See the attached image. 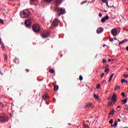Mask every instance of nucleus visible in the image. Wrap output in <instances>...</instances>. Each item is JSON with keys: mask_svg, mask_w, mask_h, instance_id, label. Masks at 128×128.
<instances>
[{"mask_svg": "<svg viewBox=\"0 0 128 128\" xmlns=\"http://www.w3.org/2000/svg\"><path fill=\"white\" fill-rule=\"evenodd\" d=\"M62 0H54V2L56 4V6L55 8L56 10H58V12H60V13H58V16H60L62 14H64L66 12H64V8H59L58 6H59L60 4H61L62 1Z\"/></svg>", "mask_w": 128, "mask_h": 128, "instance_id": "f257e3e1", "label": "nucleus"}, {"mask_svg": "<svg viewBox=\"0 0 128 128\" xmlns=\"http://www.w3.org/2000/svg\"><path fill=\"white\" fill-rule=\"evenodd\" d=\"M20 16L22 18H26L30 16V11L28 9H26L20 12Z\"/></svg>", "mask_w": 128, "mask_h": 128, "instance_id": "f03ea898", "label": "nucleus"}, {"mask_svg": "<svg viewBox=\"0 0 128 128\" xmlns=\"http://www.w3.org/2000/svg\"><path fill=\"white\" fill-rule=\"evenodd\" d=\"M32 30L34 31V32H40V26L38 24H34L32 26Z\"/></svg>", "mask_w": 128, "mask_h": 128, "instance_id": "7ed1b4c3", "label": "nucleus"}, {"mask_svg": "<svg viewBox=\"0 0 128 128\" xmlns=\"http://www.w3.org/2000/svg\"><path fill=\"white\" fill-rule=\"evenodd\" d=\"M59 22H60V21H58V20L55 18L54 20L52 25L50 27V28L52 29V28H58Z\"/></svg>", "mask_w": 128, "mask_h": 128, "instance_id": "20e7f679", "label": "nucleus"}, {"mask_svg": "<svg viewBox=\"0 0 128 128\" xmlns=\"http://www.w3.org/2000/svg\"><path fill=\"white\" fill-rule=\"evenodd\" d=\"M0 122H8V117L4 116H0Z\"/></svg>", "mask_w": 128, "mask_h": 128, "instance_id": "39448f33", "label": "nucleus"}, {"mask_svg": "<svg viewBox=\"0 0 128 128\" xmlns=\"http://www.w3.org/2000/svg\"><path fill=\"white\" fill-rule=\"evenodd\" d=\"M49 36L50 33L48 32H45L42 34L41 36L42 38H48Z\"/></svg>", "mask_w": 128, "mask_h": 128, "instance_id": "423d86ee", "label": "nucleus"}, {"mask_svg": "<svg viewBox=\"0 0 128 128\" xmlns=\"http://www.w3.org/2000/svg\"><path fill=\"white\" fill-rule=\"evenodd\" d=\"M116 98H118V96L116 94H114L112 95V103L116 104V102H117Z\"/></svg>", "mask_w": 128, "mask_h": 128, "instance_id": "0eeeda50", "label": "nucleus"}, {"mask_svg": "<svg viewBox=\"0 0 128 128\" xmlns=\"http://www.w3.org/2000/svg\"><path fill=\"white\" fill-rule=\"evenodd\" d=\"M110 18L108 15H106L104 17L101 19V22H106V20H108Z\"/></svg>", "mask_w": 128, "mask_h": 128, "instance_id": "6e6552de", "label": "nucleus"}, {"mask_svg": "<svg viewBox=\"0 0 128 128\" xmlns=\"http://www.w3.org/2000/svg\"><path fill=\"white\" fill-rule=\"evenodd\" d=\"M24 24L26 28H30V20H26L24 22Z\"/></svg>", "mask_w": 128, "mask_h": 128, "instance_id": "1a4fd4ad", "label": "nucleus"}, {"mask_svg": "<svg viewBox=\"0 0 128 128\" xmlns=\"http://www.w3.org/2000/svg\"><path fill=\"white\" fill-rule=\"evenodd\" d=\"M94 108V104H92V103L89 102L86 104V106L84 108Z\"/></svg>", "mask_w": 128, "mask_h": 128, "instance_id": "9d476101", "label": "nucleus"}, {"mask_svg": "<svg viewBox=\"0 0 128 128\" xmlns=\"http://www.w3.org/2000/svg\"><path fill=\"white\" fill-rule=\"evenodd\" d=\"M104 32V28H98L96 30L97 34H102Z\"/></svg>", "mask_w": 128, "mask_h": 128, "instance_id": "9b49d317", "label": "nucleus"}, {"mask_svg": "<svg viewBox=\"0 0 128 128\" xmlns=\"http://www.w3.org/2000/svg\"><path fill=\"white\" fill-rule=\"evenodd\" d=\"M118 34V30L116 28H114L112 30V35L114 36H116Z\"/></svg>", "mask_w": 128, "mask_h": 128, "instance_id": "f8f14e48", "label": "nucleus"}, {"mask_svg": "<svg viewBox=\"0 0 128 128\" xmlns=\"http://www.w3.org/2000/svg\"><path fill=\"white\" fill-rule=\"evenodd\" d=\"M48 98L49 97L46 94H44L42 96V98H43V100H48Z\"/></svg>", "mask_w": 128, "mask_h": 128, "instance_id": "ddd939ff", "label": "nucleus"}, {"mask_svg": "<svg viewBox=\"0 0 128 128\" xmlns=\"http://www.w3.org/2000/svg\"><path fill=\"white\" fill-rule=\"evenodd\" d=\"M4 60L6 62L8 60V55L6 54H4Z\"/></svg>", "mask_w": 128, "mask_h": 128, "instance_id": "4468645a", "label": "nucleus"}, {"mask_svg": "<svg viewBox=\"0 0 128 128\" xmlns=\"http://www.w3.org/2000/svg\"><path fill=\"white\" fill-rule=\"evenodd\" d=\"M102 2H104V4H106L107 6H108V0H102Z\"/></svg>", "mask_w": 128, "mask_h": 128, "instance_id": "2eb2a0df", "label": "nucleus"}, {"mask_svg": "<svg viewBox=\"0 0 128 128\" xmlns=\"http://www.w3.org/2000/svg\"><path fill=\"white\" fill-rule=\"evenodd\" d=\"M94 98L96 100H100V98H98V95H96V94H94Z\"/></svg>", "mask_w": 128, "mask_h": 128, "instance_id": "dca6fc26", "label": "nucleus"}, {"mask_svg": "<svg viewBox=\"0 0 128 128\" xmlns=\"http://www.w3.org/2000/svg\"><path fill=\"white\" fill-rule=\"evenodd\" d=\"M0 44L2 48V50H4V44L2 42H0Z\"/></svg>", "mask_w": 128, "mask_h": 128, "instance_id": "f3484780", "label": "nucleus"}, {"mask_svg": "<svg viewBox=\"0 0 128 128\" xmlns=\"http://www.w3.org/2000/svg\"><path fill=\"white\" fill-rule=\"evenodd\" d=\"M58 90V85H55L54 86V90Z\"/></svg>", "mask_w": 128, "mask_h": 128, "instance_id": "a211bd4d", "label": "nucleus"}, {"mask_svg": "<svg viewBox=\"0 0 128 128\" xmlns=\"http://www.w3.org/2000/svg\"><path fill=\"white\" fill-rule=\"evenodd\" d=\"M49 72L50 73V74H54V69H50L49 70Z\"/></svg>", "mask_w": 128, "mask_h": 128, "instance_id": "6ab92c4d", "label": "nucleus"}, {"mask_svg": "<svg viewBox=\"0 0 128 128\" xmlns=\"http://www.w3.org/2000/svg\"><path fill=\"white\" fill-rule=\"evenodd\" d=\"M14 62L16 63V64H18V60L16 59V58H14Z\"/></svg>", "mask_w": 128, "mask_h": 128, "instance_id": "aec40b11", "label": "nucleus"}, {"mask_svg": "<svg viewBox=\"0 0 128 128\" xmlns=\"http://www.w3.org/2000/svg\"><path fill=\"white\" fill-rule=\"evenodd\" d=\"M112 74H111L110 75V78L109 79V82H112Z\"/></svg>", "mask_w": 128, "mask_h": 128, "instance_id": "412c9836", "label": "nucleus"}, {"mask_svg": "<svg viewBox=\"0 0 128 128\" xmlns=\"http://www.w3.org/2000/svg\"><path fill=\"white\" fill-rule=\"evenodd\" d=\"M4 20H2V19H0V24H4Z\"/></svg>", "mask_w": 128, "mask_h": 128, "instance_id": "4be33fe9", "label": "nucleus"}, {"mask_svg": "<svg viewBox=\"0 0 128 128\" xmlns=\"http://www.w3.org/2000/svg\"><path fill=\"white\" fill-rule=\"evenodd\" d=\"M112 104V100L110 102H108V106H110Z\"/></svg>", "mask_w": 128, "mask_h": 128, "instance_id": "5701e85b", "label": "nucleus"}, {"mask_svg": "<svg viewBox=\"0 0 128 128\" xmlns=\"http://www.w3.org/2000/svg\"><path fill=\"white\" fill-rule=\"evenodd\" d=\"M86 2H88V0L82 1V2L80 3V4H86Z\"/></svg>", "mask_w": 128, "mask_h": 128, "instance_id": "b1692460", "label": "nucleus"}, {"mask_svg": "<svg viewBox=\"0 0 128 128\" xmlns=\"http://www.w3.org/2000/svg\"><path fill=\"white\" fill-rule=\"evenodd\" d=\"M120 86H118L116 88H115V90H120Z\"/></svg>", "mask_w": 128, "mask_h": 128, "instance_id": "393cba45", "label": "nucleus"}, {"mask_svg": "<svg viewBox=\"0 0 128 128\" xmlns=\"http://www.w3.org/2000/svg\"><path fill=\"white\" fill-rule=\"evenodd\" d=\"M112 110H111L110 112L109 113V116H108V118H110V116H112Z\"/></svg>", "mask_w": 128, "mask_h": 128, "instance_id": "a878e982", "label": "nucleus"}, {"mask_svg": "<svg viewBox=\"0 0 128 128\" xmlns=\"http://www.w3.org/2000/svg\"><path fill=\"white\" fill-rule=\"evenodd\" d=\"M123 76H124V78H128V74H123Z\"/></svg>", "mask_w": 128, "mask_h": 128, "instance_id": "bb28decb", "label": "nucleus"}, {"mask_svg": "<svg viewBox=\"0 0 128 128\" xmlns=\"http://www.w3.org/2000/svg\"><path fill=\"white\" fill-rule=\"evenodd\" d=\"M109 122L111 124V126H112V119H111Z\"/></svg>", "mask_w": 128, "mask_h": 128, "instance_id": "cd10ccee", "label": "nucleus"}, {"mask_svg": "<svg viewBox=\"0 0 128 128\" xmlns=\"http://www.w3.org/2000/svg\"><path fill=\"white\" fill-rule=\"evenodd\" d=\"M124 40L122 42H120L119 45L122 44H124Z\"/></svg>", "mask_w": 128, "mask_h": 128, "instance_id": "c85d7f7f", "label": "nucleus"}, {"mask_svg": "<svg viewBox=\"0 0 128 128\" xmlns=\"http://www.w3.org/2000/svg\"><path fill=\"white\" fill-rule=\"evenodd\" d=\"M126 102H128V99L127 98H126L124 100V104H126Z\"/></svg>", "mask_w": 128, "mask_h": 128, "instance_id": "c756f323", "label": "nucleus"}, {"mask_svg": "<svg viewBox=\"0 0 128 128\" xmlns=\"http://www.w3.org/2000/svg\"><path fill=\"white\" fill-rule=\"evenodd\" d=\"M122 96L124 97V98H126V96H125V94L124 92H122V94H121Z\"/></svg>", "mask_w": 128, "mask_h": 128, "instance_id": "7c9ffc66", "label": "nucleus"}, {"mask_svg": "<svg viewBox=\"0 0 128 128\" xmlns=\"http://www.w3.org/2000/svg\"><path fill=\"white\" fill-rule=\"evenodd\" d=\"M52 0H46V2H52Z\"/></svg>", "mask_w": 128, "mask_h": 128, "instance_id": "2f4dec72", "label": "nucleus"}, {"mask_svg": "<svg viewBox=\"0 0 128 128\" xmlns=\"http://www.w3.org/2000/svg\"><path fill=\"white\" fill-rule=\"evenodd\" d=\"M2 106H4V104H2V102H0V107L2 108Z\"/></svg>", "mask_w": 128, "mask_h": 128, "instance_id": "473e14b6", "label": "nucleus"}, {"mask_svg": "<svg viewBox=\"0 0 128 128\" xmlns=\"http://www.w3.org/2000/svg\"><path fill=\"white\" fill-rule=\"evenodd\" d=\"M100 88V84H98L96 85V88Z\"/></svg>", "mask_w": 128, "mask_h": 128, "instance_id": "72a5a7b5", "label": "nucleus"}, {"mask_svg": "<svg viewBox=\"0 0 128 128\" xmlns=\"http://www.w3.org/2000/svg\"><path fill=\"white\" fill-rule=\"evenodd\" d=\"M126 79H122V80H121V82H122V84H123V82H126Z\"/></svg>", "mask_w": 128, "mask_h": 128, "instance_id": "f704fd0d", "label": "nucleus"}, {"mask_svg": "<svg viewBox=\"0 0 128 128\" xmlns=\"http://www.w3.org/2000/svg\"><path fill=\"white\" fill-rule=\"evenodd\" d=\"M118 126V122L116 121L115 123L114 124V126Z\"/></svg>", "mask_w": 128, "mask_h": 128, "instance_id": "c9c22d12", "label": "nucleus"}, {"mask_svg": "<svg viewBox=\"0 0 128 128\" xmlns=\"http://www.w3.org/2000/svg\"><path fill=\"white\" fill-rule=\"evenodd\" d=\"M106 62H107V60H106V59H104V60H102V62H103L104 64L106 63Z\"/></svg>", "mask_w": 128, "mask_h": 128, "instance_id": "e433bc0d", "label": "nucleus"}, {"mask_svg": "<svg viewBox=\"0 0 128 128\" xmlns=\"http://www.w3.org/2000/svg\"><path fill=\"white\" fill-rule=\"evenodd\" d=\"M79 78L80 80H82V76H80Z\"/></svg>", "mask_w": 128, "mask_h": 128, "instance_id": "4c0bfd02", "label": "nucleus"}, {"mask_svg": "<svg viewBox=\"0 0 128 128\" xmlns=\"http://www.w3.org/2000/svg\"><path fill=\"white\" fill-rule=\"evenodd\" d=\"M108 70H110L108 68H106L105 70V72H108Z\"/></svg>", "mask_w": 128, "mask_h": 128, "instance_id": "58836bf2", "label": "nucleus"}, {"mask_svg": "<svg viewBox=\"0 0 128 128\" xmlns=\"http://www.w3.org/2000/svg\"><path fill=\"white\" fill-rule=\"evenodd\" d=\"M104 73H102V74H101V76H101V78H104Z\"/></svg>", "mask_w": 128, "mask_h": 128, "instance_id": "ea45409f", "label": "nucleus"}, {"mask_svg": "<svg viewBox=\"0 0 128 128\" xmlns=\"http://www.w3.org/2000/svg\"><path fill=\"white\" fill-rule=\"evenodd\" d=\"M84 128H90V127H88V126L86 125V126H84Z\"/></svg>", "mask_w": 128, "mask_h": 128, "instance_id": "a19ab883", "label": "nucleus"}, {"mask_svg": "<svg viewBox=\"0 0 128 128\" xmlns=\"http://www.w3.org/2000/svg\"><path fill=\"white\" fill-rule=\"evenodd\" d=\"M99 16H100V18H102V13L99 14Z\"/></svg>", "mask_w": 128, "mask_h": 128, "instance_id": "79ce46f5", "label": "nucleus"}, {"mask_svg": "<svg viewBox=\"0 0 128 128\" xmlns=\"http://www.w3.org/2000/svg\"><path fill=\"white\" fill-rule=\"evenodd\" d=\"M124 40V42H126L128 41V39H125V40Z\"/></svg>", "mask_w": 128, "mask_h": 128, "instance_id": "37998d69", "label": "nucleus"}, {"mask_svg": "<svg viewBox=\"0 0 128 128\" xmlns=\"http://www.w3.org/2000/svg\"><path fill=\"white\" fill-rule=\"evenodd\" d=\"M26 71L27 72H30V70H28V69H26Z\"/></svg>", "mask_w": 128, "mask_h": 128, "instance_id": "c03bdc74", "label": "nucleus"}, {"mask_svg": "<svg viewBox=\"0 0 128 128\" xmlns=\"http://www.w3.org/2000/svg\"><path fill=\"white\" fill-rule=\"evenodd\" d=\"M82 126H83L84 127V126H86V123H83Z\"/></svg>", "mask_w": 128, "mask_h": 128, "instance_id": "a18cd8bd", "label": "nucleus"}, {"mask_svg": "<svg viewBox=\"0 0 128 128\" xmlns=\"http://www.w3.org/2000/svg\"><path fill=\"white\" fill-rule=\"evenodd\" d=\"M109 40H110V42H112V38H110V39Z\"/></svg>", "mask_w": 128, "mask_h": 128, "instance_id": "49530a36", "label": "nucleus"}, {"mask_svg": "<svg viewBox=\"0 0 128 128\" xmlns=\"http://www.w3.org/2000/svg\"><path fill=\"white\" fill-rule=\"evenodd\" d=\"M102 46L103 48H104L105 46H106V44H104Z\"/></svg>", "mask_w": 128, "mask_h": 128, "instance_id": "de8ad7c7", "label": "nucleus"}, {"mask_svg": "<svg viewBox=\"0 0 128 128\" xmlns=\"http://www.w3.org/2000/svg\"><path fill=\"white\" fill-rule=\"evenodd\" d=\"M112 112H113V114H114V112H116V110H114V109L112 110Z\"/></svg>", "mask_w": 128, "mask_h": 128, "instance_id": "09e8293b", "label": "nucleus"}, {"mask_svg": "<svg viewBox=\"0 0 128 128\" xmlns=\"http://www.w3.org/2000/svg\"><path fill=\"white\" fill-rule=\"evenodd\" d=\"M30 2H34L36 0H30Z\"/></svg>", "mask_w": 128, "mask_h": 128, "instance_id": "8fccbe9b", "label": "nucleus"}, {"mask_svg": "<svg viewBox=\"0 0 128 128\" xmlns=\"http://www.w3.org/2000/svg\"><path fill=\"white\" fill-rule=\"evenodd\" d=\"M112 60V59L108 60V62H110Z\"/></svg>", "mask_w": 128, "mask_h": 128, "instance_id": "3c124183", "label": "nucleus"}, {"mask_svg": "<svg viewBox=\"0 0 128 128\" xmlns=\"http://www.w3.org/2000/svg\"><path fill=\"white\" fill-rule=\"evenodd\" d=\"M126 50L128 51V46L126 47Z\"/></svg>", "mask_w": 128, "mask_h": 128, "instance_id": "603ef678", "label": "nucleus"}, {"mask_svg": "<svg viewBox=\"0 0 128 128\" xmlns=\"http://www.w3.org/2000/svg\"><path fill=\"white\" fill-rule=\"evenodd\" d=\"M118 122H120V119L118 118Z\"/></svg>", "mask_w": 128, "mask_h": 128, "instance_id": "864d4df0", "label": "nucleus"}, {"mask_svg": "<svg viewBox=\"0 0 128 128\" xmlns=\"http://www.w3.org/2000/svg\"><path fill=\"white\" fill-rule=\"evenodd\" d=\"M125 82H126V84H128V80H126V81H125Z\"/></svg>", "mask_w": 128, "mask_h": 128, "instance_id": "5fc2aeb1", "label": "nucleus"}, {"mask_svg": "<svg viewBox=\"0 0 128 128\" xmlns=\"http://www.w3.org/2000/svg\"><path fill=\"white\" fill-rule=\"evenodd\" d=\"M120 108V106H118V107L117 108Z\"/></svg>", "mask_w": 128, "mask_h": 128, "instance_id": "6e6d98bb", "label": "nucleus"}, {"mask_svg": "<svg viewBox=\"0 0 128 128\" xmlns=\"http://www.w3.org/2000/svg\"><path fill=\"white\" fill-rule=\"evenodd\" d=\"M68 125H69V126H72V124H70V123H69V124H68Z\"/></svg>", "mask_w": 128, "mask_h": 128, "instance_id": "4d7b16f0", "label": "nucleus"}, {"mask_svg": "<svg viewBox=\"0 0 128 128\" xmlns=\"http://www.w3.org/2000/svg\"><path fill=\"white\" fill-rule=\"evenodd\" d=\"M87 122H90V121L88 120H86Z\"/></svg>", "mask_w": 128, "mask_h": 128, "instance_id": "13d9d810", "label": "nucleus"}, {"mask_svg": "<svg viewBox=\"0 0 128 128\" xmlns=\"http://www.w3.org/2000/svg\"><path fill=\"white\" fill-rule=\"evenodd\" d=\"M108 12V10H104V12Z\"/></svg>", "mask_w": 128, "mask_h": 128, "instance_id": "bf43d9fd", "label": "nucleus"}, {"mask_svg": "<svg viewBox=\"0 0 128 128\" xmlns=\"http://www.w3.org/2000/svg\"><path fill=\"white\" fill-rule=\"evenodd\" d=\"M111 34H112V30H111Z\"/></svg>", "mask_w": 128, "mask_h": 128, "instance_id": "052dcab7", "label": "nucleus"}, {"mask_svg": "<svg viewBox=\"0 0 128 128\" xmlns=\"http://www.w3.org/2000/svg\"><path fill=\"white\" fill-rule=\"evenodd\" d=\"M2 40L1 39H0V42H2Z\"/></svg>", "mask_w": 128, "mask_h": 128, "instance_id": "680f3d73", "label": "nucleus"}, {"mask_svg": "<svg viewBox=\"0 0 128 128\" xmlns=\"http://www.w3.org/2000/svg\"><path fill=\"white\" fill-rule=\"evenodd\" d=\"M111 100H112V96L111 97Z\"/></svg>", "mask_w": 128, "mask_h": 128, "instance_id": "e2e57ef3", "label": "nucleus"}, {"mask_svg": "<svg viewBox=\"0 0 128 128\" xmlns=\"http://www.w3.org/2000/svg\"><path fill=\"white\" fill-rule=\"evenodd\" d=\"M106 82V80H104V81L102 82Z\"/></svg>", "mask_w": 128, "mask_h": 128, "instance_id": "0e129e2a", "label": "nucleus"}, {"mask_svg": "<svg viewBox=\"0 0 128 128\" xmlns=\"http://www.w3.org/2000/svg\"><path fill=\"white\" fill-rule=\"evenodd\" d=\"M115 40H116V38H115Z\"/></svg>", "mask_w": 128, "mask_h": 128, "instance_id": "69168bd1", "label": "nucleus"}, {"mask_svg": "<svg viewBox=\"0 0 128 128\" xmlns=\"http://www.w3.org/2000/svg\"><path fill=\"white\" fill-rule=\"evenodd\" d=\"M107 66H108V65H107Z\"/></svg>", "mask_w": 128, "mask_h": 128, "instance_id": "338daca9", "label": "nucleus"}, {"mask_svg": "<svg viewBox=\"0 0 128 128\" xmlns=\"http://www.w3.org/2000/svg\"><path fill=\"white\" fill-rule=\"evenodd\" d=\"M127 70H128V68H127Z\"/></svg>", "mask_w": 128, "mask_h": 128, "instance_id": "774afa93", "label": "nucleus"}]
</instances>
